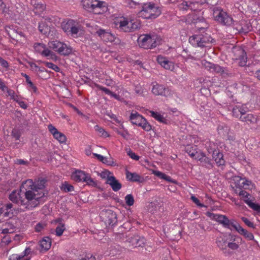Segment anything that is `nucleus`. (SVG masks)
<instances>
[{"mask_svg":"<svg viewBox=\"0 0 260 260\" xmlns=\"http://www.w3.org/2000/svg\"><path fill=\"white\" fill-rule=\"evenodd\" d=\"M94 128L95 131L98 132L100 137L107 138L109 136L108 132H106L102 127L96 125L94 126Z\"/></svg>","mask_w":260,"mask_h":260,"instance_id":"nucleus-42","label":"nucleus"},{"mask_svg":"<svg viewBox=\"0 0 260 260\" xmlns=\"http://www.w3.org/2000/svg\"><path fill=\"white\" fill-rule=\"evenodd\" d=\"M202 63V65L205 68V69H206L207 70L209 71L211 73L213 72V67H214V63H212L206 60H203Z\"/></svg>","mask_w":260,"mask_h":260,"instance_id":"nucleus-47","label":"nucleus"},{"mask_svg":"<svg viewBox=\"0 0 260 260\" xmlns=\"http://www.w3.org/2000/svg\"><path fill=\"white\" fill-rule=\"evenodd\" d=\"M161 14V10L158 6L152 3L143 4L142 9L138 12L139 17L145 19H153L158 17Z\"/></svg>","mask_w":260,"mask_h":260,"instance_id":"nucleus-4","label":"nucleus"},{"mask_svg":"<svg viewBox=\"0 0 260 260\" xmlns=\"http://www.w3.org/2000/svg\"><path fill=\"white\" fill-rule=\"evenodd\" d=\"M196 4H193L192 2L183 1L178 5L179 9L182 11H187L190 10L191 11L200 10L199 7L196 6Z\"/></svg>","mask_w":260,"mask_h":260,"instance_id":"nucleus-25","label":"nucleus"},{"mask_svg":"<svg viewBox=\"0 0 260 260\" xmlns=\"http://www.w3.org/2000/svg\"><path fill=\"white\" fill-rule=\"evenodd\" d=\"M206 215L210 218V219L221 224L224 228L230 229L231 231L232 230V228L235 229L237 225L238 224L234 219L230 220L228 217L224 215L207 212Z\"/></svg>","mask_w":260,"mask_h":260,"instance_id":"nucleus-8","label":"nucleus"},{"mask_svg":"<svg viewBox=\"0 0 260 260\" xmlns=\"http://www.w3.org/2000/svg\"><path fill=\"white\" fill-rule=\"evenodd\" d=\"M106 182L111 186L112 190L114 191H118L121 188V184L114 176L109 178Z\"/></svg>","mask_w":260,"mask_h":260,"instance_id":"nucleus-27","label":"nucleus"},{"mask_svg":"<svg viewBox=\"0 0 260 260\" xmlns=\"http://www.w3.org/2000/svg\"><path fill=\"white\" fill-rule=\"evenodd\" d=\"M9 10L3 0H0V11L3 13H8Z\"/></svg>","mask_w":260,"mask_h":260,"instance_id":"nucleus-55","label":"nucleus"},{"mask_svg":"<svg viewBox=\"0 0 260 260\" xmlns=\"http://www.w3.org/2000/svg\"><path fill=\"white\" fill-rule=\"evenodd\" d=\"M9 35L12 39L18 42L22 43L26 40L25 37L21 31L13 29L10 32Z\"/></svg>","mask_w":260,"mask_h":260,"instance_id":"nucleus-29","label":"nucleus"},{"mask_svg":"<svg viewBox=\"0 0 260 260\" xmlns=\"http://www.w3.org/2000/svg\"><path fill=\"white\" fill-rule=\"evenodd\" d=\"M197 160L200 161L201 162L203 163L205 166H207L208 167H212L211 159L206 157L205 154L203 151L201 153H200V157L198 158Z\"/></svg>","mask_w":260,"mask_h":260,"instance_id":"nucleus-38","label":"nucleus"},{"mask_svg":"<svg viewBox=\"0 0 260 260\" xmlns=\"http://www.w3.org/2000/svg\"><path fill=\"white\" fill-rule=\"evenodd\" d=\"M156 60L158 63L166 70L171 71L175 70L174 62L170 60L168 57L159 55L157 56Z\"/></svg>","mask_w":260,"mask_h":260,"instance_id":"nucleus-18","label":"nucleus"},{"mask_svg":"<svg viewBox=\"0 0 260 260\" xmlns=\"http://www.w3.org/2000/svg\"><path fill=\"white\" fill-rule=\"evenodd\" d=\"M34 48L35 51L40 54L42 56L53 60H57V57L56 54L47 48L44 44L36 43L34 44Z\"/></svg>","mask_w":260,"mask_h":260,"instance_id":"nucleus-11","label":"nucleus"},{"mask_svg":"<svg viewBox=\"0 0 260 260\" xmlns=\"http://www.w3.org/2000/svg\"><path fill=\"white\" fill-rule=\"evenodd\" d=\"M51 240L49 237H45L40 241V247L42 250H48L51 247Z\"/></svg>","mask_w":260,"mask_h":260,"instance_id":"nucleus-36","label":"nucleus"},{"mask_svg":"<svg viewBox=\"0 0 260 260\" xmlns=\"http://www.w3.org/2000/svg\"><path fill=\"white\" fill-rule=\"evenodd\" d=\"M247 111V108L244 105H236L232 110L233 116L236 118H238L241 120V117H243L245 115Z\"/></svg>","mask_w":260,"mask_h":260,"instance_id":"nucleus-21","label":"nucleus"},{"mask_svg":"<svg viewBox=\"0 0 260 260\" xmlns=\"http://www.w3.org/2000/svg\"><path fill=\"white\" fill-rule=\"evenodd\" d=\"M114 23L118 29L124 32L133 31L141 27L139 21L121 17L114 20Z\"/></svg>","mask_w":260,"mask_h":260,"instance_id":"nucleus-3","label":"nucleus"},{"mask_svg":"<svg viewBox=\"0 0 260 260\" xmlns=\"http://www.w3.org/2000/svg\"><path fill=\"white\" fill-rule=\"evenodd\" d=\"M232 181L231 187L235 193H238L243 189L248 188V187L252 183L251 181L238 176H234Z\"/></svg>","mask_w":260,"mask_h":260,"instance_id":"nucleus-10","label":"nucleus"},{"mask_svg":"<svg viewBox=\"0 0 260 260\" xmlns=\"http://www.w3.org/2000/svg\"><path fill=\"white\" fill-rule=\"evenodd\" d=\"M87 173L81 170H77L72 175V178L76 182H84Z\"/></svg>","mask_w":260,"mask_h":260,"instance_id":"nucleus-32","label":"nucleus"},{"mask_svg":"<svg viewBox=\"0 0 260 260\" xmlns=\"http://www.w3.org/2000/svg\"><path fill=\"white\" fill-rule=\"evenodd\" d=\"M241 220L248 227L254 228V224L253 222H251L246 217H242Z\"/></svg>","mask_w":260,"mask_h":260,"instance_id":"nucleus-56","label":"nucleus"},{"mask_svg":"<svg viewBox=\"0 0 260 260\" xmlns=\"http://www.w3.org/2000/svg\"><path fill=\"white\" fill-rule=\"evenodd\" d=\"M31 5L34 7L33 11L37 15H40L46 9L45 5L40 3L37 0H31Z\"/></svg>","mask_w":260,"mask_h":260,"instance_id":"nucleus-30","label":"nucleus"},{"mask_svg":"<svg viewBox=\"0 0 260 260\" xmlns=\"http://www.w3.org/2000/svg\"><path fill=\"white\" fill-rule=\"evenodd\" d=\"M125 201L126 205L128 206H132L134 204V199L132 194H129L125 197Z\"/></svg>","mask_w":260,"mask_h":260,"instance_id":"nucleus-48","label":"nucleus"},{"mask_svg":"<svg viewBox=\"0 0 260 260\" xmlns=\"http://www.w3.org/2000/svg\"><path fill=\"white\" fill-rule=\"evenodd\" d=\"M138 126L141 127L143 130L149 132L152 129L151 125L148 122L146 118H144L141 123H139Z\"/></svg>","mask_w":260,"mask_h":260,"instance_id":"nucleus-41","label":"nucleus"},{"mask_svg":"<svg viewBox=\"0 0 260 260\" xmlns=\"http://www.w3.org/2000/svg\"><path fill=\"white\" fill-rule=\"evenodd\" d=\"M240 56L238 58L239 64L241 67L246 66L247 63V56L245 51L243 49H239L238 50Z\"/></svg>","mask_w":260,"mask_h":260,"instance_id":"nucleus-35","label":"nucleus"},{"mask_svg":"<svg viewBox=\"0 0 260 260\" xmlns=\"http://www.w3.org/2000/svg\"><path fill=\"white\" fill-rule=\"evenodd\" d=\"M89 85L92 88L93 87H95L99 88L100 90L104 91L106 94L111 95V96L113 97L114 99H115L116 100L119 99V96L118 95L112 92L109 89H108L105 87H103L97 83H91L90 84H89Z\"/></svg>","mask_w":260,"mask_h":260,"instance_id":"nucleus-31","label":"nucleus"},{"mask_svg":"<svg viewBox=\"0 0 260 260\" xmlns=\"http://www.w3.org/2000/svg\"><path fill=\"white\" fill-rule=\"evenodd\" d=\"M242 242V239L235 235L231 236L230 242L228 243V247L232 250H237L239 247V245Z\"/></svg>","mask_w":260,"mask_h":260,"instance_id":"nucleus-23","label":"nucleus"},{"mask_svg":"<svg viewBox=\"0 0 260 260\" xmlns=\"http://www.w3.org/2000/svg\"><path fill=\"white\" fill-rule=\"evenodd\" d=\"M65 230L64 223H60V225H58L55 229V235L57 236H61Z\"/></svg>","mask_w":260,"mask_h":260,"instance_id":"nucleus-45","label":"nucleus"},{"mask_svg":"<svg viewBox=\"0 0 260 260\" xmlns=\"http://www.w3.org/2000/svg\"><path fill=\"white\" fill-rule=\"evenodd\" d=\"M82 5L84 9L92 11L94 14H103L107 10L106 3L98 0H82Z\"/></svg>","mask_w":260,"mask_h":260,"instance_id":"nucleus-5","label":"nucleus"},{"mask_svg":"<svg viewBox=\"0 0 260 260\" xmlns=\"http://www.w3.org/2000/svg\"><path fill=\"white\" fill-rule=\"evenodd\" d=\"M113 176L112 173L108 170H104L101 173V177L103 179H106V181L108 180L109 178Z\"/></svg>","mask_w":260,"mask_h":260,"instance_id":"nucleus-52","label":"nucleus"},{"mask_svg":"<svg viewBox=\"0 0 260 260\" xmlns=\"http://www.w3.org/2000/svg\"><path fill=\"white\" fill-rule=\"evenodd\" d=\"M152 92L156 95L167 96L170 94V91L168 88L157 83L153 85Z\"/></svg>","mask_w":260,"mask_h":260,"instance_id":"nucleus-20","label":"nucleus"},{"mask_svg":"<svg viewBox=\"0 0 260 260\" xmlns=\"http://www.w3.org/2000/svg\"><path fill=\"white\" fill-rule=\"evenodd\" d=\"M241 121L246 122L249 125H256L258 118L257 116L252 114H248L244 115L243 117H241Z\"/></svg>","mask_w":260,"mask_h":260,"instance_id":"nucleus-26","label":"nucleus"},{"mask_svg":"<svg viewBox=\"0 0 260 260\" xmlns=\"http://www.w3.org/2000/svg\"><path fill=\"white\" fill-rule=\"evenodd\" d=\"M144 118V117L142 115L137 112L135 113L132 112L129 117V119L132 124L137 126H139V123H141Z\"/></svg>","mask_w":260,"mask_h":260,"instance_id":"nucleus-34","label":"nucleus"},{"mask_svg":"<svg viewBox=\"0 0 260 260\" xmlns=\"http://www.w3.org/2000/svg\"><path fill=\"white\" fill-rule=\"evenodd\" d=\"M214 40L207 33L202 34L198 33L190 36L189 43L195 47H206L213 42Z\"/></svg>","mask_w":260,"mask_h":260,"instance_id":"nucleus-6","label":"nucleus"},{"mask_svg":"<svg viewBox=\"0 0 260 260\" xmlns=\"http://www.w3.org/2000/svg\"><path fill=\"white\" fill-rule=\"evenodd\" d=\"M96 33L105 42H112L114 41V36L111 32L106 31L104 29H99L96 31Z\"/></svg>","mask_w":260,"mask_h":260,"instance_id":"nucleus-24","label":"nucleus"},{"mask_svg":"<svg viewBox=\"0 0 260 260\" xmlns=\"http://www.w3.org/2000/svg\"><path fill=\"white\" fill-rule=\"evenodd\" d=\"M134 240L136 242L134 245L135 247H143L146 243V240L144 237H136Z\"/></svg>","mask_w":260,"mask_h":260,"instance_id":"nucleus-43","label":"nucleus"},{"mask_svg":"<svg viewBox=\"0 0 260 260\" xmlns=\"http://www.w3.org/2000/svg\"><path fill=\"white\" fill-rule=\"evenodd\" d=\"M150 113L151 116L158 122L162 123H167V119L159 113L153 111H150Z\"/></svg>","mask_w":260,"mask_h":260,"instance_id":"nucleus-37","label":"nucleus"},{"mask_svg":"<svg viewBox=\"0 0 260 260\" xmlns=\"http://www.w3.org/2000/svg\"><path fill=\"white\" fill-rule=\"evenodd\" d=\"M61 27L67 35L77 38L84 34V27L82 22L72 19H64L61 23Z\"/></svg>","mask_w":260,"mask_h":260,"instance_id":"nucleus-2","label":"nucleus"},{"mask_svg":"<svg viewBox=\"0 0 260 260\" xmlns=\"http://www.w3.org/2000/svg\"><path fill=\"white\" fill-rule=\"evenodd\" d=\"M100 217L106 225L113 226L117 222V215L111 210H103L100 213Z\"/></svg>","mask_w":260,"mask_h":260,"instance_id":"nucleus-14","label":"nucleus"},{"mask_svg":"<svg viewBox=\"0 0 260 260\" xmlns=\"http://www.w3.org/2000/svg\"><path fill=\"white\" fill-rule=\"evenodd\" d=\"M127 155L132 159H134V160H138L140 158V157L137 155L135 152H133L132 151H131V150H129L128 152H127Z\"/></svg>","mask_w":260,"mask_h":260,"instance_id":"nucleus-59","label":"nucleus"},{"mask_svg":"<svg viewBox=\"0 0 260 260\" xmlns=\"http://www.w3.org/2000/svg\"><path fill=\"white\" fill-rule=\"evenodd\" d=\"M46 180L39 179L33 182L28 179L23 182L20 190H13L9 196V199L14 203L20 206V211L32 209L38 206L44 197L43 189Z\"/></svg>","mask_w":260,"mask_h":260,"instance_id":"nucleus-1","label":"nucleus"},{"mask_svg":"<svg viewBox=\"0 0 260 260\" xmlns=\"http://www.w3.org/2000/svg\"><path fill=\"white\" fill-rule=\"evenodd\" d=\"M185 150L191 158L196 159H198L202 152L198 150L197 145H188L185 147Z\"/></svg>","mask_w":260,"mask_h":260,"instance_id":"nucleus-22","label":"nucleus"},{"mask_svg":"<svg viewBox=\"0 0 260 260\" xmlns=\"http://www.w3.org/2000/svg\"><path fill=\"white\" fill-rule=\"evenodd\" d=\"M207 151L212 153L213 159L218 167L224 166L225 161L223 158V155L219 150L215 149V145L214 143L210 142L208 145H206Z\"/></svg>","mask_w":260,"mask_h":260,"instance_id":"nucleus-12","label":"nucleus"},{"mask_svg":"<svg viewBox=\"0 0 260 260\" xmlns=\"http://www.w3.org/2000/svg\"><path fill=\"white\" fill-rule=\"evenodd\" d=\"M11 135L16 140H19L21 136V134L19 131L14 129L12 132Z\"/></svg>","mask_w":260,"mask_h":260,"instance_id":"nucleus-57","label":"nucleus"},{"mask_svg":"<svg viewBox=\"0 0 260 260\" xmlns=\"http://www.w3.org/2000/svg\"><path fill=\"white\" fill-rule=\"evenodd\" d=\"M236 231H237L240 234L243 235L245 238L247 239L248 240H252L254 239V236L253 234L244 229L238 223L237 225L236 228L235 229Z\"/></svg>","mask_w":260,"mask_h":260,"instance_id":"nucleus-33","label":"nucleus"},{"mask_svg":"<svg viewBox=\"0 0 260 260\" xmlns=\"http://www.w3.org/2000/svg\"><path fill=\"white\" fill-rule=\"evenodd\" d=\"M190 199L192 201V202L194 203L197 206L200 207H205V205L201 203L199 200L198 198H197L195 196H191Z\"/></svg>","mask_w":260,"mask_h":260,"instance_id":"nucleus-58","label":"nucleus"},{"mask_svg":"<svg viewBox=\"0 0 260 260\" xmlns=\"http://www.w3.org/2000/svg\"><path fill=\"white\" fill-rule=\"evenodd\" d=\"M28 88L29 90L31 89L33 92H36L37 91V87L34 85L32 82H30L27 84Z\"/></svg>","mask_w":260,"mask_h":260,"instance_id":"nucleus-63","label":"nucleus"},{"mask_svg":"<svg viewBox=\"0 0 260 260\" xmlns=\"http://www.w3.org/2000/svg\"><path fill=\"white\" fill-rule=\"evenodd\" d=\"M38 28L40 32L43 35H46L50 31V27L44 21L39 23Z\"/></svg>","mask_w":260,"mask_h":260,"instance_id":"nucleus-39","label":"nucleus"},{"mask_svg":"<svg viewBox=\"0 0 260 260\" xmlns=\"http://www.w3.org/2000/svg\"><path fill=\"white\" fill-rule=\"evenodd\" d=\"M213 73H218L220 74L221 75H223L224 73V70L223 68L218 64H215L213 67Z\"/></svg>","mask_w":260,"mask_h":260,"instance_id":"nucleus-51","label":"nucleus"},{"mask_svg":"<svg viewBox=\"0 0 260 260\" xmlns=\"http://www.w3.org/2000/svg\"><path fill=\"white\" fill-rule=\"evenodd\" d=\"M31 252V249L30 248H26L25 250L22 252L20 254L21 256H23V259L30 260V257H28V255Z\"/></svg>","mask_w":260,"mask_h":260,"instance_id":"nucleus-53","label":"nucleus"},{"mask_svg":"<svg viewBox=\"0 0 260 260\" xmlns=\"http://www.w3.org/2000/svg\"><path fill=\"white\" fill-rule=\"evenodd\" d=\"M117 134L121 136L123 138L127 139L128 136V133L127 131H124L123 132H121L120 131H117Z\"/></svg>","mask_w":260,"mask_h":260,"instance_id":"nucleus-64","label":"nucleus"},{"mask_svg":"<svg viewBox=\"0 0 260 260\" xmlns=\"http://www.w3.org/2000/svg\"><path fill=\"white\" fill-rule=\"evenodd\" d=\"M46 223L44 222H40L38 223L35 226V229L36 232H42L46 226Z\"/></svg>","mask_w":260,"mask_h":260,"instance_id":"nucleus-50","label":"nucleus"},{"mask_svg":"<svg viewBox=\"0 0 260 260\" xmlns=\"http://www.w3.org/2000/svg\"><path fill=\"white\" fill-rule=\"evenodd\" d=\"M213 11L214 20L220 24L229 26L233 23L232 16L221 7H216L214 8Z\"/></svg>","mask_w":260,"mask_h":260,"instance_id":"nucleus-7","label":"nucleus"},{"mask_svg":"<svg viewBox=\"0 0 260 260\" xmlns=\"http://www.w3.org/2000/svg\"><path fill=\"white\" fill-rule=\"evenodd\" d=\"M139 46L144 49H150L156 47L155 39L150 35L143 34L138 39Z\"/></svg>","mask_w":260,"mask_h":260,"instance_id":"nucleus-13","label":"nucleus"},{"mask_svg":"<svg viewBox=\"0 0 260 260\" xmlns=\"http://www.w3.org/2000/svg\"><path fill=\"white\" fill-rule=\"evenodd\" d=\"M0 64L3 67L5 68H8L9 66L8 61L1 57H0Z\"/></svg>","mask_w":260,"mask_h":260,"instance_id":"nucleus-62","label":"nucleus"},{"mask_svg":"<svg viewBox=\"0 0 260 260\" xmlns=\"http://www.w3.org/2000/svg\"><path fill=\"white\" fill-rule=\"evenodd\" d=\"M125 175L126 179L131 182H142L143 180V178L136 173L126 171Z\"/></svg>","mask_w":260,"mask_h":260,"instance_id":"nucleus-28","label":"nucleus"},{"mask_svg":"<svg viewBox=\"0 0 260 260\" xmlns=\"http://www.w3.org/2000/svg\"><path fill=\"white\" fill-rule=\"evenodd\" d=\"M242 197L244 202L252 210L260 213V205L252 202L249 198L250 194L244 189L236 193Z\"/></svg>","mask_w":260,"mask_h":260,"instance_id":"nucleus-16","label":"nucleus"},{"mask_svg":"<svg viewBox=\"0 0 260 260\" xmlns=\"http://www.w3.org/2000/svg\"><path fill=\"white\" fill-rule=\"evenodd\" d=\"M43 63H44V65H45L46 67L54 70V71H55L56 72H59L60 71V68L57 65H56L53 63L47 62V61H44V62H43Z\"/></svg>","mask_w":260,"mask_h":260,"instance_id":"nucleus-46","label":"nucleus"},{"mask_svg":"<svg viewBox=\"0 0 260 260\" xmlns=\"http://www.w3.org/2000/svg\"><path fill=\"white\" fill-rule=\"evenodd\" d=\"M84 182H86L87 185H90L92 186H94L96 185V183L94 181V180L90 177L89 174H87L86 176V179H84Z\"/></svg>","mask_w":260,"mask_h":260,"instance_id":"nucleus-49","label":"nucleus"},{"mask_svg":"<svg viewBox=\"0 0 260 260\" xmlns=\"http://www.w3.org/2000/svg\"><path fill=\"white\" fill-rule=\"evenodd\" d=\"M20 212V208L16 209L11 203L4 205L0 209V214L6 217L11 218Z\"/></svg>","mask_w":260,"mask_h":260,"instance_id":"nucleus-15","label":"nucleus"},{"mask_svg":"<svg viewBox=\"0 0 260 260\" xmlns=\"http://www.w3.org/2000/svg\"><path fill=\"white\" fill-rule=\"evenodd\" d=\"M48 47L60 55L67 56L72 52V48L64 42L53 40L48 42Z\"/></svg>","mask_w":260,"mask_h":260,"instance_id":"nucleus-9","label":"nucleus"},{"mask_svg":"<svg viewBox=\"0 0 260 260\" xmlns=\"http://www.w3.org/2000/svg\"><path fill=\"white\" fill-rule=\"evenodd\" d=\"M126 6L131 8H135L137 5V3L133 0H124V2Z\"/></svg>","mask_w":260,"mask_h":260,"instance_id":"nucleus-54","label":"nucleus"},{"mask_svg":"<svg viewBox=\"0 0 260 260\" xmlns=\"http://www.w3.org/2000/svg\"><path fill=\"white\" fill-rule=\"evenodd\" d=\"M48 128L50 133L53 135L54 138L60 143L66 142L67 140L66 136L63 133L59 132L53 125L49 124Z\"/></svg>","mask_w":260,"mask_h":260,"instance_id":"nucleus-19","label":"nucleus"},{"mask_svg":"<svg viewBox=\"0 0 260 260\" xmlns=\"http://www.w3.org/2000/svg\"><path fill=\"white\" fill-rule=\"evenodd\" d=\"M236 33H248L251 30V25L247 21L242 20L239 22L234 21L232 24Z\"/></svg>","mask_w":260,"mask_h":260,"instance_id":"nucleus-17","label":"nucleus"},{"mask_svg":"<svg viewBox=\"0 0 260 260\" xmlns=\"http://www.w3.org/2000/svg\"><path fill=\"white\" fill-rule=\"evenodd\" d=\"M60 189L61 190L66 192H68L73 191L74 187L72 185L69 184L68 182H64L62 184Z\"/></svg>","mask_w":260,"mask_h":260,"instance_id":"nucleus-44","label":"nucleus"},{"mask_svg":"<svg viewBox=\"0 0 260 260\" xmlns=\"http://www.w3.org/2000/svg\"><path fill=\"white\" fill-rule=\"evenodd\" d=\"M80 260H95V257L91 253L86 254L84 257Z\"/></svg>","mask_w":260,"mask_h":260,"instance_id":"nucleus-61","label":"nucleus"},{"mask_svg":"<svg viewBox=\"0 0 260 260\" xmlns=\"http://www.w3.org/2000/svg\"><path fill=\"white\" fill-rule=\"evenodd\" d=\"M14 228L15 227L9 222H7L2 228V233L4 234L12 233L14 232Z\"/></svg>","mask_w":260,"mask_h":260,"instance_id":"nucleus-40","label":"nucleus"},{"mask_svg":"<svg viewBox=\"0 0 260 260\" xmlns=\"http://www.w3.org/2000/svg\"><path fill=\"white\" fill-rule=\"evenodd\" d=\"M9 260H28L23 259V256H21L20 254H13L10 256Z\"/></svg>","mask_w":260,"mask_h":260,"instance_id":"nucleus-60","label":"nucleus"}]
</instances>
